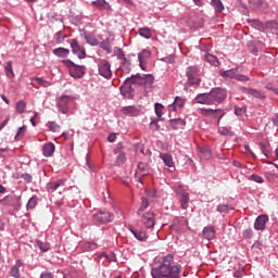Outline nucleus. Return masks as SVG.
<instances>
[{
  "mask_svg": "<svg viewBox=\"0 0 278 278\" xmlns=\"http://www.w3.org/2000/svg\"><path fill=\"white\" fill-rule=\"evenodd\" d=\"M153 278H179L181 265L175 263V256L168 254L162 258L159 267L151 270Z\"/></svg>",
  "mask_w": 278,
  "mask_h": 278,
  "instance_id": "f257e3e1",
  "label": "nucleus"
},
{
  "mask_svg": "<svg viewBox=\"0 0 278 278\" xmlns=\"http://www.w3.org/2000/svg\"><path fill=\"white\" fill-rule=\"evenodd\" d=\"M224 99H227V92L222 88H215L208 93H200L195 97L197 103H200L201 105H214V103H223Z\"/></svg>",
  "mask_w": 278,
  "mask_h": 278,
  "instance_id": "f03ea898",
  "label": "nucleus"
},
{
  "mask_svg": "<svg viewBox=\"0 0 278 278\" xmlns=\"http://www.w3.org/2000/svg\"><path fill=\"white\" fill-rule=\"evenodd\" d=\"M126 81L137 84L138 86H144L146 88H151V86H153V81H155V78L151 74H137L127 78Z\"/></svg>",
  "mask_w": 278,
  "mask_h": 278,
  "instance_id": "7ed1b4c3",
  "label": "nucleus"
},
{
  "mask_svg": "<svg viewBox=\"0 0 278 278\" xmlns=\"http://www.w3.org/2000/svg\"><path fill=\"white\" fill-rule=\"evenodd\" d=\"M63 64L68 67L71 77L74 79H81L86 75V67L73 63L71 60L63 61Z\"/></svg>",
  "mask_w": 278,
  "mask_h": 278,
  "instance_id": "20e7f679",
  "label": "nucleus"
},
{
  "mask_svg": "<svg viewBox=\"0 0 278 278\" xmlns=\"http://www.w3.org/2000/svg\"><path fill=\"white\" fill-rule=\"evenodd\" d=\"M199 67L198 66H189L186 70L187 84L192 86L193 88H198L201 86V78H199Z\"/></svg>",
  "mask_w": 278,
  "mask_h": 278,
  "instance_id": "39448f33",
  "label": "nucleus"
},
{
  "mask_svg": "<svg viewBox=\"0 0 278 278\" xmlns=\"http://www.w3.org/2000/svg\"><path fill=\"white\" fill-rule=\"evenodd\" d=\"M98 71L99 75H101V77H104V79L112 78V65L106 60H102L98 63Z\"/></svg>",
  "mask_w": 278,
  "mask_h": 278,
  "instance_id": "423d86ee",
  "label": "nucleus"
},
{
  "mask_svg": "<svg viewBox=\"0 0 278 278\" xmlns=\"http://www.w3.org/2000/svg\"><path fill=\"white\" fill-rule=\"evenodd\" d=\"M93 220H96V223H101L102 225H105L114 220V214L108 211H98L96 214H93Z\"/></svg>",
  "mask_w": 278,
  "mask_h": 278,
  "instance_id": "0eeeda50",
  "label": "nucleus"
},
{
  "mask_svg": "<svg viewBox=\"0 0 278 278\" xmlns=\"http://www.w3.org/2000/svg\"><path fill=\"white\" fill-rule=\"evenodd\" d=\"M199 114H201V116H213V118H218V123L220 122V118H223L225 116V113H223V110L217 109V110H213V109H199L198 110Z\"/></svg>",
  "mask_w": 278,
  "mask_h": 278,
  "instance_id": "6e6552de",
  "label": "nucleus"
},
{
  "mask_svg": "<svg viewBox=\"0 0 278 278\" xmlns=\"http://www.w3.org/2000/svg\"><path fill=\"white\" fill-rule=\"evenodd\" d=\"M176 193L180 197V206L182 210H188V204L190 203V194L186 192L184 187H176Z\"/></svg>",
  "mask_w": 278,
  "mask_h": 278,
  "instance_id": "1a4fd4ad",
  "label": "nucleus"
},
{
  "mask_svg": "<svg viewBox=\"0 0 278 278\" xmlns=\"http://www.w3.org/2000/svg\"><path fill=\"white\" fill-rule=\"evenodd\" d=\"M71 101H73V97L71 96H62L59 98L56 108L61 114H68V103H71Z\"/></svg>",
  "mask_w": 278,
  "mask_h": 278,
  "instance_id": "9d476101",
  "label": "nucleus"
},
{
  "mask_svg": "<svg viewBox=\"0 0 278 278\" xmlns=\"http://www.w3.org/2000/svg\"><path fill=\"white\" fill-rule=\"evenodd\" d=\"M71 49L72 53H74V55H77L79 60H84V58H86V48L79 45V41H77V39L72 40Z\"/></svg>",
  "mask_w": 278,
  "mask_h": 278,
  "instance_id": "9b49d317",
  "label": "nucleus"
},
{
  "mask_svg": "<svg viewBox=\"0 0 278 278\" xmlns=\"http://www.w3.org/2000/svg\"><path fill=\"white\" fill-rule=\"evenodd\" d=\"M141 223L148 229H153V227H155V215L151 212L143 214L141 217Z\"/></svg>",
  "mask_w": 278,
  "mask_h": 278,
  "instance_id": "f8f14e48",
  "label": "nucleus"
},
{
  "mask_svg": "<svg viewBox=\"0 0 278 278\" xmlns=\"http://www.w3.org/2000/svg\"><path fill=\"white\" fill-rule=\"evenodd\" d=\"M172 227L175 231H186V229H188V219H186V217H178L174 219Z\"/></svg>",
  "mask_w": 278,
  "mask_h": 278,
  "instance_id": "ddd939ff",
  "label": "nucleus"
},
{
  "mask_svg": "<svg viewBox=\"0 0 278 278\" xmlns=\"http://www.w3.org/2000/svg\"><path fill=\"white\" fill-rule=\"evenodd\" d=\"M268 215H260L254 222V229L256 231H264L266 229V223H268Z\"/></svg>",
  "mask_w": 278,
  "mask_h": 278,
  "instance_id": "4468645a",
  "label": "nucleus"
},
{
  "mask_svg": "<svg viewBox=\"0 0 278 278\" xmlns=\"http://www.w3.org/2000/svg\"><path fill=\"white\" fill-rule=\"evenodd\" d=\"M151 58V51L150 50H142L138 54L139 60V66L142 71H147V60Z\"/></svg>",
  "mask_w": 278,
  "mask_h": 278,
  "instance_id": "2eb2a0df",
  "label": "nucleus"
},
{
  "mask_svg": "<svg viewBox=\"0 0 278 278\" xmlns=\"http://www.w3.org/2000/svg\"><path fill=\"white\" fill-rule=\"evenodd\" d=\"M249 5L251 10H260L261 12L268 8V3L264 0H249Z\"/></svg>",
  "mask_w": 278,
  "mask_h": 278,
  "instance_id": "dca6fc26",
  "label": "nucleus"
},
{
  "mask_svg": "<svg viewBox=\"0 0 278 278\" xmlns=\"http://www.w3.org/2000/svg\"><path fill=\"white\" fill-rule=\"evenodd\" d=\"M241 91L244 94H250V97H254V99H265L266 96H264V93L260 90L256 89H249L247 87L241 88Z\"/></svg>",
  "mask_w": 278,
  "mask_h": 278,
  "instance_id": "f3484780",
  "label": "nucleus"
},
{
  "mask_svg": "<svg viewBox=\"0 0 278 278\" xmlns=\"http://www.w3.org/2000/svg\"><path fill=\"white\" fill-rule=\"evenodd\" d=\"M149 173V165L144 162H139L137 165L136 175L139 177H146V175Z\"/></svg>",
  "mask_w": 278,
  "mask_h": 278,
  "instance_id": "a211bd4d",
  "label": "nucleus"
},
{
  "mask_svg": "<svg viewBox=\"0 0 278 278\" xmlns=\"http://www.w3.org/2000/svg\"><path fill=\"white\" fill-rule=\"evenodd\" d=\"M160 157L162 159L165 166H168V168H175V162L173 161V155L168 153H161Z\"/></svg>",
  "mask_w": 278,
  "mask_h": 278,
  "instance_id": "6ab92c4d",
  "label": "nucleus"
},
{
  "mask_svg": "<svg viewBox=\"0 0 278 278\" xmlns=\"http://www.w3.org/2000/svg\"><path fill=\"white\" fill-rule=\"evenodd\" d=\"M42 153L45 157H51V155L55 153V144H53L52 142L46 143L42 148Z\"/></svg>",
  "mask_w": 278,
  "mask_h": 278,
  "instance_id": "aec40b11",
  "label": "nucleus"
},
{
  "mask_svg": "<svg viewBox=\"0 0 278 278\" xmlns=\"http://www.w3.org/2000/svg\"><path fill=\"white\" fill-rule=\"evenodd\" d=\"M91 5L98 8V10H112V7L105 0H96L91 2Z\"/></svg>",
  "mask_w": 278,
  "mask_h": 278,
  "instance_id": "412c9836",
  "label": "nucleus"
},
{
  "mask_svg": "<svg viewBox=\"0 0 278 278\" xmlns=\"http://www.w3.org/2000/svg\"><path fill=\"white\" fill-rule=\"evenodd\" d=\"M129 231L132 233V236L139 240L140 242H144V240H147V232L143 230H138V229H134L130 228Z\"/></svg>",
  "mask_w": 278,
  "mask_h": 278,
  "instance_id": "4be33fe9",
  "label": "nucleus"
},
{
  "mask_svg": "<svg viewBox=\"0 0 278 278\" xmlns=\"http://www.w3.org/2000/svg\"><path fill=\"white\" fill-rule=\"evenodd\" d=\"M185 103L186 100H184V98L176 97L174 103L169 105V110L177 112V110H181V108H184Z\"/></svg>",
  "mask_w": 278,
  "mask_h": 278,
  "instance_id": "5701e85b",
  "label": "nucleus"
},
{
  "mask_svg": "<svg viewBox=\"0 0 278 278\" xmlns=\"http://www.w3.org/2000/svg\"><path fill=\"white\" fill-rule=\"evenodd\" d=\"M202 233H203V238H205L206 240H214L216 236V230H214V227L208 226L203 229Z\"/></svg>",
  "mask_w": 278,
  "mask_h": 278,
  "instance_id": "b1692460",
  "label": "nucleus"
},
{
  "mask_svg": "<svg viewBox=\"0 0 278 278\" xmlns=\"http://www.w3.org/2000/svg\"><path fill=\"white\" fill-rule=\"evenodd\" d=\"M169 125L173 129H184V127H186V122L181 118H175L169 121Z\"/></svg>",
  "mask_w": 278,
  "mask_h": 278,
  "instance_id": "393cba45",
  "label": "nucleus"
},
{
  "mask_svg": "<svg viewBox=\"0 0 278 278\" xmlns=\"http://www.w3.org/2000/svg\"><path fill=\"white\" fill-rule=\"evenodd\" d=\"M52 53H54V55H56V58H68L71 50H68L66 48H56V49L52 50Z\"/></svg>",
  "mask_w": 278,
  "mask_h": 278,
  "instance_id": "a878e982",
  "label": "nucleus"
},
{
  "mask_svg": "<svg viewBox=\"0 0 278 278\" xmlns=\"http://www.w3.org/2000/svg\"><path fill=\"white\" fill-rule=\"evenodd\" d=\"M21 267H23V262L17 261L15 266L11 268V277L21 278V271L18 270Z\"/></svg>",
  "mask_w": 278,
  "mask_h": 278,
  "instance_id": "bb28decb",
  "label": "nucleus"
},
{
  "mask_svg": "<svg viewBox=\"0 0 278 278\" xmlns=\"http://www.w3.org/2000/svg\"><path fill=\"white\" fill-rule=\"evenodd\" d=\"M60 186H64V180H56L54 182H50L47 185L48 192H55L60 188Z\"/></svg>",
  "mask_w": 278,
  "mask_h": 278,
  "instance_id": "cd10ccee",
  "label": "nucleus"
},
{
  "mask_svg": "<svg viewBox=\"0 0 278 278\" xmlns=\"http://www.w3.org/2000/svg\"><path fill=\"white\" fill-rule=\"evenodd\" d=\"M25 110H27V102L18 100L15 104V112H17V114H25Z\"/></svg>",
  "mask_w": 278,
  "mask_h": 278,
  "instance_id": "c85d7f7f",
  "label": "nucleus"
},
{
  "mask_svg": "<svg viewBox=\"0 0 278 278\" xmlns=\"http://www.w3.org/2000/svg\"><path fill=\"white\" fill-rule=\"evenodd\" d=\"M249 23L251 27H254V29H258V31L266 29V26L262 22H260V20H249Z\"/></svg>",
  "mask_w": 278,
  "mask_h": 278,
  "instance_id": "c756f323",
  "label": "nucleus"
},
{
  "mask_svg": "<svg viewBox=\"0 0 278 278\" xmlns=\"http://www.w3.org/2000/svg\"><path fill=\"white\" fill-rule=\"evenodd\" d=\"M205 60L206 62H208V64H212V66H220V62L218 61V58H216V55L208 53L205 55Z\"/></svg>",
  "mask_w": 278,
  "mask_h": 278,
  "instance_id": "7c9ffc66",
  "label": "nucleus"
},
{
  "mask_svg": "<svg viewBox=\"0 0 278 278\" xmlns=\"http://www.w3.org/2000/svg\"><path fill=\"white\" fill-rule=\"evenodd\" d=\"M212 5H213L215 12H217V14H220V12H223V10H225V5H223V1H220V0H212Z\"/></svg>",
  "mask_w": 278,
  "mask_h": 278,
  "instance_id": "2f4dec72",
  "label": "nucleus"
},
{
  "mask_svg": "<svg viewBox=\"0 0 278 278\" xmlns=\"http://www.w3.org/2000/svg\"><path fill=\"white\" fill-rule=\"evenodd\" d=\"M200 157L201 160H210L212 157V150L210 148L200 149Z\"/></svg>",
  "mask_w": 278,
  "mask_h": 278,
  "instance_id": "473e14b6",
  "label": "nucleus"
},
{
  "mask_svg": "<svg viewBox=\"0 0 278 278\" xmlns=\"http://www.w3.org/2000/svg\"><path fill=\"white\" fill-rule=\"evenodd\" d=\"M85 40L91 47H97V45H99V39H97L94 35H86Z\"/></svg>",
  "mask_w": 278,
  "mask_h": 278,
  "instance_id": "72a5a7b5",
  "label": "nucleus"
},
{
  "mask_svg": "<svg viewBox=\"0 0 278 278\" xmlns=\"http://www.w3.org/2000/svg\"><path fill=\"white\" fill-rule=\"evenodd\" d=\"M265 29H270L275 34H278V23L275 21L267 22L265 24Z\"/></svg>",
  "mask_w": 278,
  "mask_h": 278,
  "instance_id": "f704fd0d",
  "label": "nucleus"
},
{
  "mask_svg": "<svg viewBox=\"0 0 278 278\" xmlns=\"http://www.w3.org/2000/svg\"><path fill=\"white\" fill-rule=\"evenodd\" d=\"M38 205V195H33L27 203V210H35Z\"/></svg>",
  "mask_w": 278,
  "mask_h": 278,
  "instance_id": "c9c22d12",
  "label": "nucleus"
},
{
  "mask_svg": "<svg viewBox=\"0 0 278 278\" xmlns=\"http://www.w3.org/2000/svg\"><path fill=\"white\" fill-rule=\"evenodd\" d=\"M30 81H36L39 86H42L43 88H49L51 84L40 77H33L30 78Z\"/></svg>",
  "mask_w": 278,
  "mask_h": 278,
  "instance_id": "e433bc0d",
  "label": "nucleus"
},
{
  "mask_svg": "<svg viewBox=\"0 0 278 278\" xmlns=\"http://www.w3.org/2000/svg\"><path fill=\"white\" fill-rule=\"evenodd\" d=\"M236 71H238V70H228V71L222 72V77H226L229 79H236V77H237Z\"/></svg>",
  "mask_w": 278,
  "mask_h": 278,
  "instance_id": "4c0bfd02",
  "label": "nucleus"
},
{
  "mask_svg": "<svg viewBox=\"0 0 278 278\" xmlns=\"http://www.w3.org/2000/svg\"><path fill=\"white\" fill-rule=\"evenodd\" d=\"M54 40L56 45H62V42L66 40V35H64V33L62 31H58L56 34H54Z\"/></svg>",
  "mask_w": 278,
  "mask_h": 278,
  "instance_id": "58836bf2",
  "label": "nucleus"
},
{
  "mask_svg": "<svg viewBox=\"0 0 278 278\" xmlns=\"http://www.w3.org/2000/svg\"><path fill=\"white\" fill-rule=\"evenodd\" d=\"M26 131H27V126L20 127L16 135H15V140H23V138L25 137Z\"/></svg>",
  "mask_w": 278,
  "mask_h": 278,
  "instance_id": "ea45409f",
  "label": "nucleus"
},
{
  "mask_svg": "<svg viewBox=\"0 0 278 278\" xmlns=\"http://www.w3.org/2000/svg\"><path fill=\"white\" fill-rule=\"evenodd\" d=\"M83 251H96L97 249V243L94 242H85L81 245Z\"/></svg>",
  "mask_w": 278,
  "mask_h": 278,
  "instance_id": "a19ab883",
  "label": "nucleus"
},
{
  "mask_svg": "<svg viewBox=\"0 0 278 278\" xmlns=\"http://www.w3.org/2000/svg\"><path fill=\"white\" fill-rule=\"evenodd\" d=\"M147 207H149V200L147 198H142L141 205H140L139 210L137 211V214H142V212H144V210H147Z\"/></svg>",
  "mask_w": 278,
  "mask_h": 278,
  "instance_id": "79ce46f5",
  "label": "nucleus"
},
{
  "mask_svg": "<svg viewBox=\"0 0 278 278\" xmlns=\"http://www.w3.org/2000/svg\"><path fill=\"white\" fill-rule=\"evenodd\" d=\"M7 77L14 79V70L12 68V62H8L5 66Z\"/></svg>",
  "mask_w": 278,
  "mask_h": 278,
  "instance_id": "37998d69",
  "label": "nucleus"
},
{
  "mask_svg": "<svg viewBox=\"0 0 278 278\" xmlns=\"http://www.w3.org/2000/svg\"><path fill=\"white\" fill-rule=\"evenodd\" d=\"M124 112L125 114H129V116H136V114H138V109L135 106H126L124 108Z\"/></svg>",
  "mask_w": 278,
  "mask_h": 278,
  "instance_id": "c03bdc74",
  "label": "nucleus"
},
{
  "mask_svg": "<svg viewBox=\"0 0 278 278\" xmlns=\"http://www.w3.org/2000/svg\"><path fill=\"white\" fill-rule=\"evenodd\" d=\"M36 244H37L38 249H40V251H43V252H47L51 249L49 243H45L42 241H36Z\"/></svg>",
  "mask_w": 278,
  "mask_h": 278,
  "instance_id": "a18cd8bd",
  "label": "nucleus"
},
{
  "mask_svg": "<svg viewBox=\"0 0 278 278\" xmlns=\"http://www.w3.org/2000/svg\"><path fill=\"white\" fill-rule=\"evenodd\" d=\"M235 114H236V116H243V114H247V106L245 105L236 106Z\"/></svg>",
  "mask_w": 278,
  "mask_h": 278,
  "instance_id": "49530a36",
  "label": "nucleus"
},
{
  "mask_svg": "<svg viewBox=\"0 0 278 278\" xmlns=\"http://www.w3.org/2000/svg\"><path fill=\"white\" fill-rule=\"evenodd\" d=\"M139 36H142V38H151V29L140 28L139 29Z\"/></svg>",
  "mask_w": 278,
  "mask_h": 278,
  "instance_id": "de8ad7c7",
  "label": "nucleus"
},
{
  "mask_svg": "<svg viewBox=\"0 0 278 278\" xmlns=\"http://www.w3.org/2000/svg\"><path fill=\"white\" fill-rule=\"evenodd\" d=\"M126 160L127 159L125 157L124 152H119V154L117 155V160H116L117 166H123V164H125Z\"/></svg>",
  "mask_w": 278,
  "mask_h": 278,
  "instance_id": "09e8293b",
  "label": "nucleus"
},
{
  "mask_svg": "<svg viewBox=\"0 0 278 278\" xmlns=\"http://www.w3.org/2000/svg\"><path fill=\"white\" fill-rule=\"evenodd\" d=\"M261 149L266 157H270V147L268 144L261 143Z\"/></svg>",
  "mask_w": 278,
  "mask_h": 278,
  "instance_id": "8fccbe9b",
  "label": "nucleus"
},
{
  "mask_svg": "<svg viewBox=\"0 0 278 278\" xmlns=\"http://www.w3.org/2000/svg\"><path fill=\"white\" fill-rule=\"evenodd\" d=\"M154 110H155V114L159 118H162V112L164 110V105L160 104V103H156L154 105Z\"/></svg>",
  "mask_w": 278,
  "mask_h": 278,
  "instance_id": "3c124183",
  "label": "nucleus"
},
{
  "mask_svg": "<svg viewBox=\"0 0 278 278\" xmlns=\"http://www.w3.org/2000/svg\"><path fill=\"white\" fill-rule=\"evenodd\" d=\"M48 127H49L50 131H53V132L60 131V125H58V123H55V122L48 123Z\"/></svg>",
  "mask_w": 278,
  "mask_h": 278,
  "instance_id": "603ef678",
  "label": "nucleus"
},
{
  "mask_svg": "<svg viewBox=\"0 0 278 278\" xmlns=\"http://www.w3.org/2000/svg\"><path fill=\"white\" fill-rule=\"evenodd\" d=\"M218 131L220 136H233V131L229 130L227 127H220Z\"/></svg>",
  "mask_w": 278,
  "mask_h": 278,
  "instance_id": "864d4df0",
  "label": "nucleus"
},
{
  "mask_svg": "<svg viewBox=\"0 0 278 278\" xmlns=\"http://www.w3.org/2000/svg\"><path fill=\"white\" fill-rule=\"evenodd\" d=\"M253 236H254L253 228H247L243 230V238H248L249 240H251Z\"/></svg>",
  "mask_w": 278,
  "mask_h": 278,
  "instance_id": "5fc2aeb1",
  "label": "nucleus"
},
{
  "mask_svg": "<svg viewBox=\"0 0 278 278\" xmlns=\"http://www.w3.org/2000/svg\"><path fill=\"white\" fill-rule=\"evenodd\" d=\"M114 52L118 60H125V52H123V49L115 48Z\"/></svg>",
  "mask_w": 278,
  "mask_h": 278,
  "instance_id": "6e6d98bb",
  "label": "nucleus"
},
{
  "mask_svg": "<svg viewBox=\"0 0 278 278\" xmlns=\"http://www.w3.org/2000/svg\"><path fill=\"white\" fill-rule=\"evenodd\" d=\"M217 212H219L220 214H227L229 212V206L220 204L217 206Z\"/></svg>",
  "mask_w": 278,
  "mask_h": 278,
  "instance_id": "4d7b16f0",
  "label": "nucleus"
},
{
  "mask_svg": "<svg viewBox=\"0 0 278 278\" xmlns=\"http://www.w3.org/2000/svg\"><path fill=\"white\" fill-rule=\"evenodd\" d=\"M250 179L252 181H255L256 184H264V178H262V176H258V175H255V174L250 176Z\"/></svg>",
  "mask_w": 278,
  "mask_h": 278,
  "instance_id": "13d9d810",
  "label": "nucleus"
},
{
  "mask_svg": "<svg viewBox=\"0 0 278 278\" xmlns=\"http://www.w3.org/2000/svg\"><path fill=\"white\" fill-rule=\"evenodd\" d=\"M235 79H237V81H250L251 80V78H249V76L242 75V74H237V76H235Z\"/></svg>",
  "mask_w": 278,
  "mask_h": 278,
  "instance_id": "bf43d9fd",
  "label": "nucleus"
},
{
  "mask_svg": "<svg viewBox=\"0 0 278 278\" xmlns=\"http://www.w3.org/2000/svg\"><path fill=\"white\" fill-rule=\"evenodd\" d=\"M40 278H53V274L49 271H43L40 276Z\"/></svg>",
  "mask_w": 278,
  "mask_h": 278,
  "instance_id": "052dcab7",
  "label": "nucleus"
},
{
  "mask_svg": "<svg viewBox=\"0 0 278 278\" xmlns=\"http://www.w3.org/2000/svg\"><path fill=\"white\" fill-rule=\"evenodd\" d=\"M8 123H10V116L5 117V119L0 124V129H3Z\"/></svg>",
  "mask_w": 278,
  "mask_h": 278,
  "instance_id": "680f3d73",
  "label": "nucleus"
},
{
  "mask_svg": "<svg viewBox=\"0 0 278 278\" xmlns=\"http://www.w3.org/2000/svg\"><path fill=\"white\" fill-rule=\"evenodd\" d=\"M36 118H38V113L35 112L34 116L30 118L33 127H36Z\"/></svg>",
  "mask_w": 278,
  "mask_h": 278,
  "instance_id": "e2e57ef3",
  "label": "nucleus"
},
{
  "mask_svg": "<svg viewBox=\"0 0 278 278\" xmlns=\"http://www.w3.org/2000/svg\"><path fill=\"white\" fill-rule=\"evenodd\" d=\"M108 140H109V142H115V141H116V134H111V135L108 137Z\"/></svg>",
  "mask_w": 278,
  "mask_h": 278,
  "instance_id": "0e129e2a",
  "label": "nucleus"
},
{
  "mask_svg": "<svg viewBox=\"0 0 278 278\" xmlns=\"http://www.w3.org/2000/svg\"><path fill=\"white\" fill-rule=\"evenodd\" d=\"M22 177L25 181H28V182L31 181V175L29 174H23Z\"/></svg>",
  "mask_w": 278,
  "mask_h": 278,
  "instance_id": "69168bd1",
  "label": "nucleus"
},
{
  "mask_svg": "<svg viewBox=\"0 0 278 278\" xmlns=\"http://www.w3.org/2000/svg\"><path fill=\"white\" fill-rule=\"evenodd\" d=\"M148 197H152L155 198L157 197V192L156 191H147Z\"/></svg>",
  "mask_w": 278,
  "mask_h": 278,
  "instance_id": "338daca9",
  "label": "nucleus"
},
{
  "mask_svg": "<svg viewBox=\"0 0 278 278\" xmlns=\"http://www.w3.org/2000/svg\"><path fill=\"white\" fill-rule=\"evenodd\" d=\"M164 62H168L169 64H173L175 62V58H173V56L165 58Z\"/></svg>",
  "mask_w": 278,
  "mask_h": 278,
  "instance_id": "774afa93",
  "label": "nucleus"
}]
</instances>
